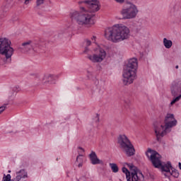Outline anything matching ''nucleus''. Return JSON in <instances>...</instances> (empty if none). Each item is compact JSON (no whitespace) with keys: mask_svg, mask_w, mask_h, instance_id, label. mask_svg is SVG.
I'll list each match as a JSON object with an SVG mask.
<instances>
[{"mask_svg":"<svg viewBox=\"0 0 181 181\" xmlns=\"http://www.w3.org/2000/svg\"><path fill=\"white\" fill-rule=\"evenodd\" d=\"M78 149H81V151H84V148H83L82 147H78Z\"/></svg>","mask_w":181,"mask_h":181,"instance_id":"7c9ffc66","label":"nucleus"},{"mask_svg":"<svg viewBox=\"0 0 181 181\" xmlns=\"http://www.w3.org/2000/svg\"><path fill=\"white\" fill-rule=\"evenodd\" d=\"M154 132L156 136V141L158 142H162V138L170 132V129H168L165 131V126L160 124L158 122L153 123Z\"/></svg>","mask_w":181,"mask_h":181,"instance_id":"1a4fd4ad","label":"nucleus"},{"mask_svg":"<svg viewBox=\"0 0 181 181\" xmlns=\"http://www.w3.org/2000/svg\"><path fill=\"white\" fill-rule=\"evenodd\" d=\"M171 95L175 97L170 103V105H173L181 98V81L177 80L173 81L170 86Z\"/></svg>","mask_w":181,"mask_h":181,"instance_id":"6e6552de","label":"nucleus"},{"mask_svg":"<svg viewBox=\"0 0 181 181\" xmlns=\"http://www.w3.org/2000/svg\"><path fill=\"white\" fill-rule=\"evenodd\" d=\"M177 124V120L175 119L173 114H167L165 118V131L170 129L173 127H176Z\"/></svg>","mask_w":181,"mask_h":181,"instance_id":"ddd939ff","label":"nucleus"},{"mask_svg":"<svg viewBox=\"0 0 181 181\" xmlns=\"http://www.w3.org/2000/svg\"><path fill=\"white\" fill-rule=\"evenodd\" d=\"M30 1L32 0H24V5H29Z\"/></svg>","mask_w":181,"mask_h":181,"instance_id":"cd10ccee","label":"nucleus"},{"mask_svg":"<svg viewBox=\"0 0 181 181\" xmlns=\"http://www.w3.org/2000/svg\"><path fill=\"white\" fill-rule=\"evenodd\" d=\"M95 39V36H93L92 40Z\"/></svg>","mask_w":181,"mask_h":181,"instance_id":"473e14b6","label":"nucleus"},{"mask_svg":"<svg viewBox=\"0 0 181 181\" xmlns=\"http://www.w3.org/2000/svg\"><path fill=\"white\" fill-rule=\"evenodd\" d=\"M130 32L127 26L124 24H117L105 29V37L112 43H119L129 37Z\"/></svg>","mask_w":181,"mask_h":181,"instance_id":"f03ea898","label":"nucleus"},{"mask_svg":"<svg viewBox=\"0 0 181 181\" xmlns=\"http://www.w3.org/2000/svg\"><path fill=\"white\" fill-rule=\"evenodd\" d=\"M146 156L151 160L153 166L156 169H160L161 172H165V173H170V170L173 169L172 163L168 161L166 163H162L160 160L162 156L159 155L158 151L148 148L146 152Z\"/></svg>","mask_w":181,"mask_h":181,"instance_id":"7ed1b4c3","label":"nucleus"},{"mask_svg":"<svg viewBox=\"0 0 181 181\" xmlns=\"http://www.w3.org/2000/svg\"><path fill=\"white\" fill-rule=\"evenodd\" d=\"M25 179H28V172L25 169H21L16 172V176L12 181H25Z\"/></svg>","mask_w":181,"mask_h":181,"instance_id":"4468645a","label":"nucleus"},{"mask_svg":"<svg viewBox=\"0 0 181 181\" xmlns=\"http://www.w3.org/2000/svg\"><path fill=\"white\" fill-rule=\"evenodd\" d=\"M91 45V41L90 40H86V45L90 46Z\"/></svg>","mask_w":181,"mask_h":181,"instance_id":"c85d7f7f","label":"nucleus"},{"mask_svg":"<svg viewBox=\"0 0 181 181\" xmlns=\"http://www.w3.org/2000/svg\"><path fill=\"white\" fill-rule=\"evenodd\" d=\"M117 4H125L128 5L121 11V15L123 16L122 19H135L139 11L136 5L131 2L129 0H115Z\"/></svg>","mask_w":181,"mask_h":181,"instance_id":"423d86ee","label":"nucleus"},{"mask_svg":"<svg viewBox=\"0 0 181 181\" xmlns=\"http://www.w3.org/2000/svg\"><path fill=\"white\" fill-rule=\"evenodd\" d=\"M163 43L165 47V49H170L172 47L173 42L170 40H168L167 38H163Z\"/></svg>","mask_w":181,"mask_h":181,"instance_id":"6ab92c4d","label":"nucleus"},{"mask_svg":"<svg viewBox=\"0 0 181 181\" xmlns=\"http://www.w3.org/2000/svg\"><path fill=\"white\" fill-rule=\"evenodd\" d=\"M54 80V76H53V75H49L47 76H44L42 78V84H46L47 83H48V84H52Z\"/></svg>","mask_w":181,"mask_h":181,"instance_id":"dca6fc26","label":"nucleus"},{"mask_svg":"<svg viewBox=\"0 0 181 181\" xmlns=\"http://www.w3.org/2000/svg\"><path fill=\"white\" fill-rule=\"evenodd\" d=\"M14 93H18V88H13L12 90H9L7 93V95L8 96V103H11V101H13V94Z\"/></svg>","mask_w":181,"mask_h":181,"instance_id":"f3484780","label":"nucleus"},{"mask_svg":"<svg viewBox=\"0 0 181 181\" xmlns=\"http://www.w3.org/2000/svg\"><path fill=\"white\" fill-rule=\"evenodd\" d=\"M8 173H11V170H9L8 171Z\"/></svg>","mask_w":181,"mask_h":181,"instance_id":"f704fd0d","label":"nucleus"},{"mask_svg":"<svg viewBox=\"0 0 181 181\" xmlns=\"http://www.w3.org/2000/svg\"><path fill=\"white\" fill-rule=\"evenodd\" d=\"M110 166L113 173H117L118 170H119V168H118V165H117L116 163H110Z\"/></svg>","mask_w":181,"mask_h":181,"instance_id":"4be33fe9","label":"nucleus"},{"mask_svg":"<svg viewBox=\"0 0 181 181\" xmlns=\"http://www.w3.org/2000/svg\"><path fill=\"white\" fill-rule=\"evenodd\" d=\"M11 40L6 37L0 38V54L4 57L1 58L4 64H9L12 62L13 56V47H11Z\"/></svg>","mask_w":181,"mask_h":181,"instance_id":"39448f33","label":"nucleus"},{"mask_svg":"<svg viewBox=\"0 0 181 181\" xmlns=\"http://www.w3.org/2000/svg\"><path fill=\"white\" fill-rule=\"evenodd\" d=\"M39 46V41L37 40H28L21 44L18 47V49L20 50L22 53H26L30 52V50L36 51V47Z\"/></svg>","mask_w":181,"mask_h":181,"instance_id":"9d476101","label":"nucleus"},{"mask_svg":"<svg viewBox=\"0 0 181 181\" xmlns=\"http://www.w3.org/2000/svg\"><path fill=\"white\" fill-rule=\"evenodd\" d=\"M80 6V9L81 12L74 11L69 14V16L72 21L74 22L76 21L78 25H89L90 26L94 25V13L100 11L101 4L98 0H85L78 1Z\"/></svg>","mask_w":181,"mask_h":181,"instance_id":"f257e3e1","label":"nucleus"},{"mask_svg":"<svg viewBox=\"0 0 181 181\" xmlns=\"http://www.w3.org/2000/svg\"><path fill=\"white\" fill-rule=\"evenodd\" d=\"M95 122L98 123L100 122V115L96 114V116L94 119Z\"/></svg>","mask_w":181,"mask_h":181,"instance_id":"a878e982","label":"nucleus"},{"mask_svg":"<svg viewBox=\"0 0 181 181\" xmlns=\"http://www.w3.org/2000/svg\"><path fill=\"white\" fill-rule=\"evenodd\" d=\"M136 69H138V59L136 58L129 59L123 72L124 86H129L134 83V80L136 79Z\"/></svg>","mask_w":181,"mask_h":181,"instance_id":"20e7f679","label":"nucleus"},{"mask_svg":"<svg viewBox=\"0 0 181 181\" xmlns=\"http://www.w3.org/2000/svg\"><path fill=\"white\" fill-rule=\"evenodd\" d=\"M76 162H78V168H81L83 167V155L79 154L76 157Z\"/></svg>","mask_w":181,"mask_h":181,"instance_id":"412c9836","label":"nucleus"},{"mask_svg":"<svg viewBox=\"0 0 181 181\" xmlns=\"http://www.w3.org/2000/svg\"><path fill=\"white\" fill-rule=\"evenodd\" d=\"M171 170L172 172L170 171V173H168L170 176H173V177L175 178L179 177V171L177 170L173 167V168H171Z\"/></svg>","mask_w":181,"mask_h":181,"instance_id":"aec40b11","label":"nucleus"},{"mask_svg":"<svg viewBox=\"0 0 181 181\" xmlns=\"http://www.w3.org/2000/svg\"><path fill=\"white\" fill-rule=\"evenodd\" d=\"M89 158H90V162H91L92 165H101V164H103V160H100L98 158V157H97V154L94 151H92L90 153Z\"/></svg>","mask_w":181,"mask_h":181,"instance_id":"2eb2a0df","label":"nucleus"},{"mask_svg":"<svg viewBox=\"0 0 181 181\" xmlns=\"http://www.w3.org/2000/svg\"><path fill=\"white\" fill-rule=\"evenodd\" d=\"M129 170H131L132 181H144L145 176L142 174V171L136 168L133 164L126 163Z\"/></svg>","mask_w":181,"mask_h":181,"instance_id":"9b49d317","label":"nucleus"},{"mask_svg":"<svg viewBox=\"0 0 181 181\" xmlns=\"http://www.w3.org/2000/svg\"><path fill=\"white\" fill-rule=\"evenodd\" d=\"M172 11H173V12H175V8H173Z\"/></svg>","mask_w":181,"mask_h":181,"instance_id":"72a5a7b5","label":"nucleus"},{"mask_svg":"<svg viewBox=\"0 0 181 181\" xmlns=\"http://www.w3.org/2000/svg\"><path fill=\"white\" fill-rule=\"evenodd\" d=\"M165 175V176H168V175H166V174H164Z\"/></svg>","mask_w":181,"mask_h":181,"instance_id":"c9c22d12","label":"nucleus"},{"mask_svg":"<svg viewBox=\"0 0 181 181\" xmlns=\"http://www.w3.org/2000/svg\"><path fill=\"white\" fill-rule=\"evenodd\" d=\"M35 4L36 5L34 8L39 9V6H41V5H43V4H45V0H36Z\"/></svg>","mask_w":181,"mask_h":181,"instance_id":"5701e85b","label":"nucleus"},{"mask_svg":"<svg viewBox=\"0 0 181 181\" xmlns=\"http://www.w3.org/2000/svg\"><path fill=\"white\" fill-rule=\"evenodd\" d=\"M117 144L119 148L126 153L127 156L135 155V148L131 141L125 134H120L117 138Z\"/></svg>","mask_w":181,"mask_h":181,"instance_id":"0eeeda50","label":"nucleus"},{"mask_svg":"<svg viewBox=\"0 0 181 181\" xmlns=\"http://www.w3.org/2000/svg\"><path fill=\"white\" fill-rule=\"evenodd\" d=\"M98 54L90 55L88 57V59L93 62V63H101L105 59V56H107V52L103 48H99L98 49Z\"/></svg>","mask_w":181,"mask_h":181,"instance_id":"f8f14e48","label":"nucleus"},{"mask_svg":"<svg viewBox=\"0 0 181 181\" xmlns=\"http://www.w3.org/2000/svg\"><path fill=\"white\" fill-rule=\"evenodd\" d=\"M122 170L123 173L126 175V179L127 181H132V176L131 175V172L128 170V168L123 167L122 168Z\"/></svg>","mask_w":181,"mask_h":181,"instance_id":"a211bd4d","label":"nucleus"},{"mask_svg":"<svg viewBox=\"0 0 181 181\" xmlns=\"http://www.w3.org/2000/svg\"><path fill=\"white\" fill-rule=\"evenodd\" d=\"M71 26L74 30H78V25L72 24Z\"/></svg>","mask_w":181,"mask_h":181,"instance_id":"bb28decb","label":"nucleus"},{"mask_svg":"<svg viewBox=\"0 0 181 181\" xmlns=\"http://www.w3.org/2000/svg\"><path fill=\"white\" fill-rule=\"evenodd\" d=\"M9 103L4 104L3 106L0 107V114H2L4 112V110H6V105H8Z\"/></svg>","mask_w":181,"mask_h":181,"instance_id":"393cba45","label":"nucleus"},{"mask_svg":"<svg viewBox=\"0 0 181 181\" xmlns=\"http://www.w3.org/2000/svg\"><path fill=\"white\" fill-rule=\"evenodd\" d=\"M175 69H179V65H176Z\"/></svg>","mask_w":181,"mask_h":181,"instance_id":"2f4dec72","label":"nucleus"},{"mask_svg":"<svg viewBox=\"0 0 181 181\" xmlns=\"http://www.w3.org/2000/svg\"><path fill=\"white\" fill-rule=\"evenodd\" d=\"M88 47H86L85 50L83 51V53H88Z\"/></svg>","mask_w":181,"mask_h":181,"instance_id":"c756f323","label":"nucleus"},{"mask_svg":"<svg viewBox=\"0 0 181 181\" xmlns=\"http://www.w3.org/2000/svg\"><path fill=\"white\" fill-rule=\"evenodd\" d=\"M2 181H12L11 174L4 175Z\"/></svg>","mask_w":181,"mask_h":181,"instance_id":"b1692460","label":"nucleus"}]
</instances>
